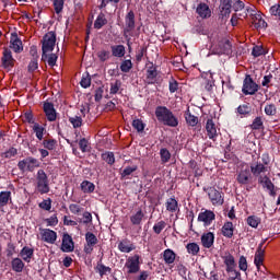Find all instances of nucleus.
I'll return each instance as SVG.
<instances>
[{"label": "nucleus", "instance_id": "obj_43", "mask_svg": "<svg viewBox=\"0 0 280 280\" xmlns=\"http://www.w3.org/2000/svg\"><path fill=\"white\" fill-rule=\"evenodd\" d=\"M249 172L253 176H259L262 172H266V166H264L262 163H257L256 165L250 166Z\"/></svg>", "mask_w": 280, "mask_h": 280}, {"label": "nucleus", "instance_id": "obj_35", "mask_svg": "<svg viewBox=\"0 0 280 280\" xmlns=\"http://www.w3.org/2000/svg\"><path fill=\"white\" fill-rule=\"evenodd\" d=\"M11 267L13 272H23V269L25 268V262L21 258H13L11 260Z\"/></svg>", "mask_w": 280, "mask_h": 280}, {"label": "nucleus", "instance_id": "obj_59", "mask_svg": "<svg viewBox=\"0 0 280 280\" xmlns=\"http://www.w3.org/2000/svg\"><path fill=\"white\" fill-rule=\"evenodd\" d=\"M79 148L81 150V152H90L91 151V147L89 144V140H86V138H82L80 141H79Z\"/></svg>", "mask_w": 280, "mask_h": 280}, {"label": "nucleus", "instance_id": "obj_5", "mask_svg": "<svg viewBox=\"0 0 280 280\" xmlns=\"http://www.w3.org/2000/svg\"><path fill=\"white\" fill-rule=\"evenodd\" d=\"M137 24L135 11L130 10L125 15V28L122 31L124 38H128V36H132V31L135 30Z\"/></svg>", "mask_w": 280, "mask_h": 280}, {"label": "nucleus", "instance_id": "obj_49", "mask_svg": "<svg viewBox=\"0 0 280 280\" xmlns=\"http://www.w3.org/2000/svg\"><path fill=\"white\" fill-rule=\"evenodd\" d=\"M131 126L137 130V132H143L145 130V124L139 118L133 119Z\"/></svg>", "mask_w": 280, "mask_h": 280}, {"label": "nucleus", "instance_id": "obj_32", "mask_svg": "<svg viewBox=\"0 0 280 280\" xmlns=\"http://www.w3.org/2000/svg\"><path fill=\"white\" fill-rule=\"evenodd\" d=\"M165 208L168 213H176L178 211V200L174 197L166 199Z\"/></svg>", "mask_w": 280, "mask_h": 280}, {"label": "nucleus", "instance_id": "obj_30", "mask_svg": "<svg viewBox=\"0 0 280 280\" xmlns=\"http://www.w3.org/2000/svg\"><path fill=\"white\" fill-rule=\"evenodd\" d=\"M184 117L187 126H190L191 128H195V126H198V116L192 115L191 110H189V107L184 113Z\"/></svg>", "mask_w": 280, "mask_h": 280}, {"label": "nucleus", "instance_id": "obj_12", "mask_svg": "<svg viewBox=\"0 0 280 280\" xmlns=\"http://www.w3.org/2000/svg\"><path fill=\"white\" fill-rule=\"evenodd\" d=\"M85 242L86 244L84 245V253L85 255H91V253H93V248H95L98 240L97 236H95V234H93L92 232H86L85 233Z\"/></svg>", "mask_w": 280, "mask_h": 280}, {"label": "nucleus", "instance_id": "obj_38", "mask_svg": "<svg viewBox=\"0 0 280 280\" xmlns=\"http://www.w3.org/2000/svg\"><path fill=\"white\" fill-rule=\"evenodd\" d=\"M80 187L83 194H93V191H95V184L86 179L81 183Z\"/></svg>", "mask_w": 280, "mask_h": 280}, {"label": "nucleus", "instance_id": "obj_17", "mask_svg": "<svg viewBox=\"0 0 280 280\" xmlns=\"http://www.w3.org/2000/svg\"><path fill=\"white\" fill-rule=\"evenodd\" d=\"M252 23L256 30H266L268 27V23L264 18H261V13H250Z\"/></svg>", "mask_w": 280, "mask_h": 280}, {"label": "nucleus", "instance_id": "obj_24", "mask_svg": "<svg viewBox=\"0 0 280 280\" xmlns=\"http://www.w3.org/2000/svg\"><path fill=\"white\" fill-rule=\"evenodd\" d=\"M94 270L95 272H97V275H100L101 279H104L106 275H110V272H113V269L104 265V262H102V259L97 261L96 266L94 267Z\"/></svg>", "mask_w": 280, "mask_h": 280}, {"label": "nucleus", "instance_id": "obj_37", "mask_svg": "<svg viewBox=\"0 0 280 280\" xmlns=\"http://www.w3.org/2000/svg\"><path fill=\"white\" fill-rule=\"evenodd\" d=\"M12 201V192L10 190L0 191V207H7Z\"/></svg>", "mask_w": 280, "mask_h": 280}, {"label": "nucleus", "instance_id": "obj_9", "mask_svg": "<svg viewBox=\"0 0 280 280\" xmlns=\"http://www.w3.org/2000/svg\"><path fill=\"white\" fill-rule=\"evenodd\" d=\"M243 94L244 95H255L259 91V84H257L250 74H246L243 81Z\"/></svg>", "mask_w": 280, "mask_h": 280}, {"label": "nucleus", "instance_id": "obj_55", "mask_svg": "<svg viewBox=\"0 0 280 280\" xmlns=\"http://www.w3.org/2000/svg\"><path fill=\"white\" fill-rule=\"evenodd\" d=\"M167 226V223H165V221H159L158 223H155L153 225V232L156 235H161V233H163V230Z\"/></svg>", "mask_w": 280, "mask_h": 280}, {"label": "nucleus", "instance_id": "obj_34", "mask_svg": "<svg viewBox=\"0 0 280 280\" xmlns=\"http://www.w3.org/2000/svg\"><path fill=\"white\" fill-rule=\"evenodd\" d=\"M143 218H145V213H143V210L139 209L130 217V222L133 224V226H139V224L143 222Z\"/></svg>", "mask_w": 280, "mask_h": 280}, {"label": "nucleus", "instance_id": "obj_21", "mask_svg": "<svg viewBox=\"0 0 280 280\" xmlns=\"http://www.w3.org/2000/svg\"><path fill=\"white\" fill-rule=\"evenodd\" d=\"M219 54L231 56L233 54V44L229 39H223L219 43Z\"/></svg>", "mask_w": 280, "mask_h": 280}, {"label": "nucleus", "instance_id": "obj_45", "mask_svg": "<svg viewBox=\"0 0 280 280\" xmlns=\"http://www.w3.org/2000/svg\"><path fill=\"white\" fill-rule=\"evenodd\" d=\"M33 132H35L38 141H43V137L45 135V127L40 126L38 122H35L33 126Z\"/></svg>", "mask_w": 280, "mask_h": 280}, {"label": "nucleus", "instance_id": "obj_58", "mask_svg": "<svg viewBox=\"0 0 280 280\" xmlns=\"http://www.w3.org/2000/svg\"><path fill=\"white\" fill-rule=\"evenodd\" d=\"M269 14H271V16H275L277 21H280V4H273L272 7H270Z\"/></svg>", "mask_w": 280, "mask_h": 280}, {"label": "nucleus", "instance_id": "obj_20", "mask_svg": "<svg viewBox=\"0 0 280 280\" xmlns=\"http://www.w3.org/2000/svg\"><path fill=\"white\" fill-rule=\"evenodd\" d=\"M206 130L209 139L211 141H215L218 139V128L215 127V122L212 118H209L206 122Z\"/></svg>", "mask_w": 280, "mask_h": 280}, {"label": "nucleus", "instance_id": "obj_14", "mask_svg": "<svg viewBox=\"0 0 280 280\" xmlns=\"http://www.w3.org/2000/svg\"><path fill=\"white\" fill-rule=\"evenodd\" d=\"M75 245L73 243V237L69 233L62 235L61 250L62 253H73Z\"/></svg>", "mask_w": 280, "mask_h": 280}, {"label": "nucleus", "instance_id": "obj_54", "mask_svg": "<svg viewBox=\"0 0 280 280\" xmlns=\"http://www.w3.org/2000/svg\"><path fill=\"white\" fill-rule=\"evenodd\" d=\"M43 145L46 150H56V145H58V140L56 139L44 140Z\"/></svg>", "mask_w": 280, "mask_h": 280}, {"label": "nucleus", "instance_id": "obj_41", "mask_svg": "<svg viewBox=\"0 0 280 280\" xmlns=\"http://www.w3.org/2000/svg\"><path fill=\"white\" fill-rule=\"evenodd\" d=\"M137 170H139V166H137V165L125 167L120 172V178L124 179V178H128V176H132V174H135V172H137Z\"/></svg>", "mask_w": 280, "mask_h": 280}, {"label": "nucleus", "instance_id": "obj_19", "mask_svg": "<svg viewBox=\"0 0 280 280\" xmlns=\"http://www.w3.org/2000/svg\"><path fill=\"white\" fill-rule=\"evenodd\" d=\"M42 240L47 244H56V240H58V234L54 230L44 229L42 230Z\"/></svg>", "mask_w": 280, "mask_h": 280}, {"label": "nucleus", "instance_id": "obj_28", "mask_svg": "<svg viewBox=\"0 0 280 280\" xmlns=\"http://www.w3.org/2000/svg\"><path fill=\"white\" fill-rule=\"evenodd\" d=\"M20 257L23 259V261L30 264V261H32V257H34V248L24 246L20 252Z\"/></svg>", "mask_w": 280, "mask_h": 280}, {"label": "nucleus", "instance_id": "obj_4", "mask_svg": "<svg viewBox=\"0 0 280 280\" xmlns=\"http://www.w3.org/2000/svg\"><path fill=\"white\" fill-rule=\"evenodd\" d=\"M36 167H40V161L33 156H27L18 163L20 172H34Z\"/></svg>", "mask_w": 280, "mask_h": 280}, {"label": "nucleus", "instance_id": "obj_36", "mask_svg": "<svg viewBox=\"0 0 280 280\" xmlns=\"http://www.w3.org/2000/svg\"><path fill=\"white\" fill-rule=\"evenodd\" d=\"M236 113L242 117H249L250 113H253V107H250V104L248 103L243 104L236 108Z\"/></svg>", "mask_w": 280, "mask_h": 280}, {"label": "nucleus", "instance_id": "obj_31", "mask_svg": "<svg viewBox=\"0 0 280 280\" xmlns=\"http://www.w3.org/2000/svg\"><path fill=\"white\" fill-rule=\"evenodd\" d=\"M163 259L166 266H172L176 261V253H174L171 248H167L163 252Z\"/></svg>", "mask_w": 280, "mask_h": 280}, {"label": "nucleus", "instance_id": "obj_13", "mask_svg": "<svg viewBox=\"0 0 280 280\" xmlns=\"http://www.w3.org/2000/svg\"><path fill=\"white\" fill-rule=\"evenodd\" d=\"M43 109L48 121H56L58 119V113L56 112V107H54V103L44 102Z\"/></svg>", "mask_w": 280, "mask_h": 280}, {"label": "nucleus", "instance_id": "obj_15", "mask_svg": "<svg viewBox=\"0 0 280 280\" xmlns=\"http://www.w3.org/2000/svg\"><path fill=\"white\" fill-rule=\"evenodd\" d=\"M213 220H215V213L211 210H205L198 215V222H203L205 226H211Z\"/></svg>", "mask_w": 280, "mask_h": 280}, {"label": "nucleus", "instance_id": "obj_63", "mask_svg": "<svg viewBox=\"0 0 280 280\" xmlns=\"http://www.w3.org/2000/svg\"><path fill=\"white\" fill-rule=\"evenodd\" d=\"M168 90H170V93H176V91H178V81H176V79L174 78L170 79Z\"/></svg>", "mask_w": 280, "mask_h": 280}, {"label": "nucleus", "instance_id": "obj_3", "mask_svg": "<svg viewBox=\"0 0 280 280\" xmlns=\"http://www.w3.org/2000/svg\"><path fill=\"white\" fill-rule=\"evenodd\" d=\"M36 189L42 196L49 194V177L44 170H38L36 175Z\"/></svg>", "mask_w": 280, "mask_h": 280}, {"label": "nucleus", "instance_id": "obj_60", "mask_svg": "<svg viewBox=\"0 0 280 280\" xmlns=\"http://www.w3.org/2000/svg\"><path fill=\"white\" fill-rule=\"evenodd\" d=\"M69 121L73 126V128H82V117L81 116L69 117Z\"/></svg>", "mask_w": 280, "mask_h": 280}, {"label": "nucleus", "instance_id": "obj_48", "mask_svg": "<svg viewBox=\"0 0 280 280\" xmlns=\"http://www.w3.org/2000/svg\"><path fill=\"white\" fill-rule=\"evenodd\" d=\"M249 128H252V130H264V120L261 119V116L256 117Z\"/></svg>", "mask_w": 280, "mask_h": 280}, {"label": "nucleus", "instance_id": "obj_26", "mask_svg": "<svg viewBox=\"0 0 280 280\" xmlns=\"http://www.w3.org/2000/svg\"><path fill=\"white\" fill-rule=\"evenodd\" d=\"M223 262L226 266V272H235L237 265L235 264V257L231 254L223 256Z\"/></svg>", "mask_w": 280, "mask_h": 280}, {"label": "nucleus", "instance_id": "obj_64", "mask_svg": "<svg viewBox=\"0 0 280 280\" xmlns=\"http://www.w3.org/2000/svg\"><path fill=\"white\" fill-rule=\"evenodd\" d=\"M230 273V277L228 280H242V272H240L237 269H234V271H228Z\"/></svg>", "mask_w": 280, "mask_h": 280}, {"label": "nucleus", "instance_id": "obj_10", "mask_svg": "<svg viewBox=\"0 0 280 280\" xmlns=\"http://www.w3.org/2000/svg\"><path fill=\"white\" fill-rule=\"evenodd\" d=\"M14 62H16V59H14L12 56V50H10L8 47H4L1 57V65L3 69H7V71H12V69H14Z\"/></svg>", "mask_w": 280, "mask_h": 280}, {"label": "nucleus", "instance_id": "obj_29", "mask_svg": "<svg viewBox=\"0 0 280 280\" xmlns=\"http://www.w3.org/2000/svg\"><path fill=\"white\" fill-rule=\"evenodd\" d=\"M110 50H112V56H114V58H124V56H126V46L121 44L112 45Z\"/></svg>", "mask_w": 280, "mask_h": 280}, {"label": "nucleus", "instance_id": "obj_46", "mask_svg": "<svg viewBox=\"0 0 280 280\" xmlns=\"http://www.w3.org/2000/svg\"><path fill=\"white\" fill-rule=\"evenodd\" d=\"M96 56L101 62H106L107 60H110L113 55L110 54V50L102 49Z\"/></svg>", "mask_w": 280, "mask_h": 280}, {"label": "nucleus", "instance_id": "obj_42", "mask_svg": "<svg viewBox=\"0 0 280 280\" xmlns=\"http://www.w3.org/2000/svg\"><path fill=\"white\" fill-rule=\"evenodd\" d=\"M186 250L188 255H192V257H196V255L200 253V245H198V243H188L186 245Z\"/></svg>", "mask_w": 280, "mask_h": 280}, {"label": "nucleus", "instance_id": "obj_56", "mask_svg": "<svg viewBox=\"0 0 280 280\" xmlns=\"http://www.w3.org/2000/svg\"><path fill=\"white\" fill-rule=\"evenodd\" d=\"M119 89H121V81L116 80L114 83H110L109 94L117 95V93H119Z\"/></svg>", "mask_w": 280, "mask_h": 280}, {"label": "nucleus", "instance_id": "obj_51", "mask_svg": "<svg viewBox=\"0 0 280 280\" xmlns=\"http://www.w3.org/2000/svg\"><path fill=\"white\" fill-rule=\"evenodd\" d=\"M160 156L162 163H170V159H172V153L166 148L160 150Z\"/></svg>", "mask_w": 280, "mask_h": 280}, {"label": "nucleus", "instance_id": "obj_23", "mask_svg": "<svg viewBox=\"0 0 280 280\" xmlns=\"http://www.w3.org/2000/svg\"><path fill=\"white\" fill-rule=\"evenodd\" d=\"M10 48L13 49L15 54H21L23 51V42L19 38L16 33L12 34Z\"/></svg>", "mask_w": 280, "mask_h": 280}, {"label": "nucleus", "instance_id": "obj_61", "mask_svg": "<svg viewBox=\"0 0 280 280\" xmlns=\"http://www.w3.org/2000/svg\"><path fill=\"white\" fill-rule=\"evenodd\" d=\"M23 121L35 125L36 120L34 119V113H32V110H26L23 115Z\"/></svg>", "mask_w": 280, "mask_h": 280}, {"label": "nucleus", "instance_id": "obj_25", "mask_svg": "<svg viewBox=\"0 0 280 280\" xmlns=\"http://www.w3.org/2000/svg\"><path fill=\"white\" fill-rule=\"evenodd\" d=\"M196 12L201 19H210L211 16V9L209 8V4L205 2L197 5Z\"/></svg>", "mask_w": 280, "mask_h": 280}, {"label": "nucleus", "instance_id": "obj_27", "mask_svg": "<svg viewBox=\"0 0 280 280\" xmlns=\"http://www.w3.org/2000/svg\"><path fill=\"white\" fill-rule=\"evenodd\" d=\"M213 242H215V235L213 232H208L201 236V244L203 248H211V246H213Z\"/></svg>", "mask_w": 280, "mask_h": 280}, {"label": "nucleus", "instance_id": "obj_1", "mask_svg": "<svg viewBox=\"0 0 280 280\" xmlns=\"http://www.w3.org/2000/svg\"><path fill=\"white\" fill-rule=\"evenodd\" d=\"M155 117L158 121L170 128H176L178 126V118L165 106H158L155 108Z\"/></svg>", "mask_w": 280, "mask_h": 280}, {"label": "nucleus", "instance_id": "obj_44", "mask_svg": "<svg viewBox=\"0 0 280 280\" xmlns=\"http://www.w3.org/2000/svg\"><path fill=\"white\" fill-rule=\"evenodd\" d=\"M132 60L131 59H125L120 62V71L122 73H130V71L132 70Z\"/></svg>", "mask_w": 280, "mask_h": 280}, {"label": "nucleus", "instance_id": "obj_57", "mask_svg": "<svg viewBox=\"0 0 280 280\" xmlns=\"http://www.w3.org/2000/svg\"><path fill=\"white\" fill-rule=\"evenodd\" d=\"M46 62L48 65V67H56V62H58V55L51 52H47V59Z\"/></svg>", "mask_w": 280, "mask_h": 280}, {"label": "nucleus", "instance_id": "obj_62", "mask_svg": "<svg viewBox=\"0 0 280 280\" xmlns=\"http://www.w3.org/2000/svg\"><path fill=\"white\" fill-rule=\"evenodd\" d=\"M80 85L82 89H89V86H91V74H89V72H86L85 75L83 74Z\"/></svg>", "mask_w": 280, "mask_h": 280}, {"label": "nucleus", "instance_id": "obj_39", "mask_svg": "<svg viewBox=\"0 0 280 280\" xmlns=\"http://www.w3.org/2000/svg\"><path fill=\"white\" fill-rule=\"evenodd\" d=\"M106 23H108V20H106V15L104 13H100L94 22V28L102 30V27H104Z\"/></svg>", "mask_w": 280, "mask_h": 280}, {"label": "nucleus", "instance_id": "obj_7", "mask_svg": "<svg viewBox=\"0 0 280 280\" xmlns=\"http://www.w3.org/2000/svg\"><path fill=\"white\" fill-rule=\"evenodd\" d=\"M236 183L241 185V187H246L253 183V173H250V167L245 166L237 172Z\"/></svg>", "mask_w": 280, "mask_h": 280}, {"label": "nucleus", "instance_id": "obj_16", "mask_svg": "<svg viewBox=\"0 0 280 280\" xmlns=\"http://www.w3.org/2000/svg\"><path fill=\"white\" fill-rule=\"evenodd\" d=\"M259 183L260 185H262L264 189H267V191H269V196H271L272 198L277 196V190H275V184L272 183L270 177L265 175L264 177H260Z\"/></svg>", "mask_w": 280, "mask_h": 280}, {"label": "nucleus", "instance_id": "obj_2", "mask_svg": "<svg viewBox=\"0 0 280 280\" xmlns=\"http://www.w3.org/2000/svg\"><path fill=\"white\" fill-rule=\"evenodd\" d=\"M56 49V33L50 31L42 39V62H47V54Z\"/></svg>", "mask_w": 280, "mask_h": 280}, {"label": "nucleus", "instance_id": "obj_50", "mask_svg": "<svg viewBox=\"0 0 280 280\" xmlns=\"http://www.w3.org/2000/svg\"><path fill=\"white\" fill-rule=\"evenodd\" d=\"M135 248H137V247H135L133 244L128 245L126 243V241L125 242H120L118 244V249L120 250V253H132V250H135Z\"/></svg>", "mask_w": 280, "mask_h": 280}, {"label": "nucleus", "instance_id": "obj_6", "mask_svg": "<svg viewBox=\"0 0 280 280\" xmlns=\"http://www.w3.org/2000/svg\"><path fill=\"white\" fill-rule=\"evenodd\" d=\"M140 259H141V256H139V254H136V255L127 258V260L125 262V268L127 269V275H137V272H139V270H141Z\"/></svg>", "mask_w": 280, "mask_h": 280}, {"label": "nucleus", "instance_id": "obj_40", "mask_svg": "<svg viewBox=\"0 0 280 280\" xmlns=\"http://www.w3.org/2000/svg\"><path fill=\"white\" fill-rule=\"evenodd\" d=\"M101 159L102 161H105L107 165H115V153H113L112 151H106L102 153Z\"/></svg>", "mask_w": 280, "mask_h": 280}, {"label": "nucleus", "instance_id": "obj_53", "mask_svg": "<svg viewBox=\"0 0 280 280\" xmlns=\"http://www.w3.org/2000/svg\"><path fill=\"white\" fill-rule=\"evenodd\" d=\"M265 115H267L268 117H275V115H277V105L267 104L265 106Z\"/></svg>", "mask_w": 280, "mask_h": 280}, {"label": "nucleus", "instance_id": "obj_18", "mask_svg": "<svg viewBox=\"0 0 280 280\" xmlns=\"http://www.w3.org/2000/svg\"><path fill=\"white\" fill-rule=\"evenodd\" d=\"M220 14L222 19L231 16V8H233V0H220Z\"/></svg>", "mask_w": 280, "mask_h": 280}, {"label": "nucleus", "instance_id": "obj_52", "mask_svg": "<svg viewBox=\"0 0 280 280\" xmlns=\"http://www.w3.org/2000/svg\"><path fill=\"white\" fill-rule=\"evenodd\" d=\"M261 222V219H259L256 215H250L247 218V224L248 226H252V229H257Z\"/></svg>", "mask_w": 280, "mask_h": 280}, {"label": "nucleus", "instance_id": "obj_47", "mask_svg": "<svg viewBox=\"0 0 280 280\" xmlns=\"http://www.w3.org/2000/svg\"><path fill=\"white\" fill-rule=\"evenodd\" d=\"M266 54H268V51H266V48H264V46L256 45L253 47L252 56H254V58H259V56H266Z\"/></svg>", "mask_w": 280, "mask_h": 280}, {"label": "nucleus", "instance_id": "obj_22", "mask_svg": "<svg viewBox=\"0 0 280 280\" xmlns=\"http://www.w3.org/2000/svg\"><path fill=\"white\" fill-rule=\"evenodd\" d=\"M158 75L159 71L156 70V67L154 63H151L147 69V84H155Z\"/></svg>", "mask_w": 280, "mask_h": 280}, {"label": "nucleus", "instance_id": "obj_8", "mask_svg": "<svg viewBox=\"0 0 280 280\" xmlns=\"http://www.w3.org/2000/svg\"><path fill=\"white\" fill-rule=\"evenodd\" d=\"M207 191L208 198L214 207H222L224 205V192L215 189V187H209Z\"/></svg>", "mask_w": 280, "mask_h": 280}, {"label": "nucleus", "instance_id": "obj_33", "mask_svg": "<svg viewBox=\"0 0 280 280\" xmlns=\"http://www.w3.org/2000/svg\"><path fill=\"white\" fill-rule=\"evenodd\" d=\"M221 231H222L223 237H228L229 240H231V237H233V232L235 231V229L233 228V222L231 221L225 222Z\"/></svg>", "mask_w": 280, "mask_h": 280}, {"label": "nucleus", "instance_id": "obj_11", "mask_svg": "<svg viewBox=\"0 0 280 280\" xmlns=\"http://www.w3.org/2000/svg\"><path fill=\"white\" fill-rule=\"evenodd\" d=\"M264 244H266V240L259 243L254 256V264L258 272H261V267L264 266V259L266 257V249L264 248Z\"/></svg>", "mask_w": 280, "mask_h": 280}]
</instances>
